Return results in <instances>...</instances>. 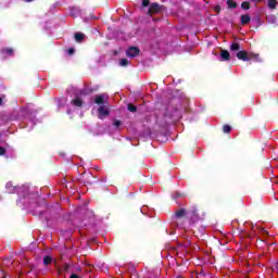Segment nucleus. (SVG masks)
I'll return each instance as SVG.
<instances>
[{"label": "nucleus", "mask_w": 278, "mask_h": 278, "mask_svg": "<svg viewBox=\"0 0 278 278\" xmlns=\"http://www.w3.org/2000/svg\"><path fill=\"white\" fill-rule=\"evenodd\" d=\"M251 23V15L243 14L241 15V25H249Z\"/></svg>", "instance_id": "nucleus-11"}, {"label": "nucleus", "mask_w": 278, "mask_h": 278, "mask_svg": "<svg viewBox=\"0 0 278 278\" xmlns=\"http://www.w3.org/2000/svg\"><path fill=\"white\" fill-rule=\"evenodd\" d=\"M214 10H215V12H216L217 14H220V5H216V7L214 8Z\"/></svg>", "instance_id": "nucleus-25"}, {"label": "nucleus", "mask_w": 278, "mask_h": 278, "mask_svg": "<svg viewBox=\"0 0 278 278\" xmlns=\"http://www.w3.org/2000/svg\"><path fill=\"white\" fill-rule=\"evenodd\" d=\"M186 214H187L186 208H179L178 211L175 212V217L184 218V217H186Z\"/></svg>", "instance_id": "nucleus-12"}, {"label": "nucleus", "mask_w": 278, "mask_h": 278, "mask_svg": "<svg viewBox=\"0 0 278 278\" xmlns=\"http://www.w3.org/2000/svg\"><path fill=\"white\" fill-rule=\"evenodd\" d=\"M63 273H71V265L64 264L62 267Z\"/></svg>", "instance_id": "nucleus-20"}, {"label": "nucleus", "mask_w": 278, "mask_h": 278, "mask_svg": "<svg viewBox=\"0 0 278 278\" xmlns=\"http://www.w3.org/2000/svg\"><path fill=\"white\" fill-rule=\"evenodd\" d=\"M70 278H79V275L72 274V275L70 276Z\"/></svg>", "instance_id": "nucleus-28"}, {"label": "nucleus", "mask_w": 278, "mask_h": 278, "mask_svg": "<svg viewBox=\"0 0 278 278\" xmlns=\"http://www.w3.org/2000/svg\"><path fill=\"white\" fill-rule=\"evenodd\" d=\"M74 38H75L76 42H84V40H86V34L75 33Z\"/></svg>", "instance_id": "nucleus-9"}, {"label": "nucleus", "mask_w": 278, "mask_h": 278, "mask_svg": "<svg viewBox=\"0 0 278 278\" xmlns=\"http://www.w3.org/2000/svg\"><path fill=\"white\" fill-rule=\"evenodd\" d=\"M53 262V257L47 255L43 257V264L45 266H49V264H51Z\"/></svg>", "instance_id": "nucleus-15"}, {"label": "nucleus", "mask_w": 278, "mask_h": 278, "mask_svg": "<svg viewBox=\"0 0 278 278\" xmlns=\"http://www.w3.org/2000/svg\"><path fill=\"white\" fill-rule=\"evenodd\" d=\"M219 58L220 62H229V60H231V54L227 50H222Z\"/></svg>", "instance_id": "nucleus-6"}, {"label": "nucleus", "mask_w": 278, "mask_h": 278, "mask_svg": "<svg viewBox=\"0 0 278 278\" xmlns=\"http://www.w3.org/2000/svg\"><path fill=\"white\" fill-rule=\"evenodd\" d=\"M190 214L191 225H194V223H199V220H203V218L205 217V212H203V210L199 208L198 206H192Z\"/></svg>", "instance_id": "nucleus-2"}, {"label": "nucleus", "mask_w": 278, "mask_h": 278, "mask_svg": "<svg viewBox=\"0 0 278 278\" xmlns=\"http://www.w3.org/2000/svg\"><path fill=\"white\" fill-rule=\"evenodd\" d=\"M180 197H186V194H184V193L177 191V192L175 193V199H179Z\"/></svg>", "instance_id": "nucleus-23"}, {"label": "nucleus", "mask_w": 278, "mask_h": 278, "mask_svg": "<svg viewBox=\"0 0 278 278\" xmlns=\"http://www.w3.org/2000/svg\"><path fill=\"white\" fill-rule=\"evenodd\" d=\"M119 65H121V66H128V65H129V60H127V59H122V60L119 61Z\"/></svg>", "instance_id": "nucleus-19"}, {"label": "nucleus", "mask_w": 278, "mask_h": 278, "mask_svg": "<svg viewBox=\"0 0 278 278\" xmlns=\"http://www.w3.org/2000/svg\"><path fill=\"white\" fill-rule=\"evenodd\" d=\"M127 110H128V112H132V113L138 112V108L136 105L131 104V103H129L127 105Z\"/></svg>", "instance_id": "nucleus-16"}, {"label": "nucleus", "mask_w": 278, "mask_h": 278, "mask_svg": "<svg viewBox=\"0 0 278 278\" xmlns=\"http://www.w3.org/2000/svg\"><path fill=\"white\" fill-rule=\"evenodd\" d=\"M253 1H255L256 3H260V2L263 1V0H253Z\"/></svg>", "instance_id": "nucleus-29"}, {"label": "nucleus", "mask_w": 278, "mask_h": 278, "mask_svg": "<svg viewBox=\"0 0 278 278\" xmlns=\"http://www.w3.org/2000/svg\"><path fill=\"white\" fill-rule=\"evenodd\" d=\"M71 103L75 108H81V105H84V100H81V98L79 97H76L74 100L71 101Z\"/></svg>", "instance_id": "nucleus-10"}, {"label": "nucleus", "mask_w": 278, "mask_h": 278, "mask_svg": "<svg viewBox=\"0 0 278 278\" xmlns=\"http://www.w3.org/2000/svg\"><path fill=\"white\" fill-rule=\"evenodd\" d=\"M2 103H3V99L0 98V105H2Z\"/></svg>", "instance_id": "nucleus-30"}, {"label": "nucleus", "mask_w": 278, "mask_h": 278, "mask_svg": "<svg viewBox=\"0 0 278 278\" xmlns=\"http://www.w3.org/2000/svg\"><path fill=\"white\" fill-rule=\"evenodd\" d=\"M150 4L151 2L149 0H142L143 8H149Z\"/></svg>", "instance_id": "nucleus-22"}, {"label": "nucleus", "mask_w": 278, "mask_h": 278, "mask_svg": "<svg viewBox=\"0 0 278 278\" xmlns=\"http://www.w3.org/2000/svg\"><path fill=\"white\" fill-rule=\"evenodd\" d=\"M105 116H110V109H108V104L101 105L98 109V118H105Z\"/></svg>", "instance_id": "nucleus-4"}, {"label": "nucleus", "mask_w": 278, "mask_h": 278, "mask_svg": "<svg viewBox=\"0 0 278 278\" xmlns=\"http://www.w3.org/2000/svg\"><path fill=\"white\" fill-rule=\"evenodd\" d=\"M94 103L100 106L108 105V102H105V97L103 94H96Z\"/></svg>", "instance_id": "nucleus-7"}, {"label": "nucleus", "mask_w": 278, "mask_h": 278, "mask_svg": "<svg viewBox=\"0 0 278 278\" xmlns=\"http://www.w3.org/2000/svg\"><path fill=\"white\" fill-rule=\"evenodd\" d=\"M86 273H92V266H88V267L86 268Z\"/></svg>", "instance_id": "nucleus-27"}, {"label": "nucleus", "mask_w": 278, "mask_h": 278, "mask_svg": "<svg viewBox=\"0 0 278 278\" xmlns=\"http://www.w3.org/2000/svg\"><path fill=\"white\" fill-rule=\"evenodd\" d=\"M226 4L230 10H236V8H238V3L233 0H227Z\"/></svg>", "instance_id": "nucleus-14"}, {"label": "nucleus", "mask_w": 278, "mask_h": 278, "mask_svg": "<svg viewBox=\"0 0 278 278\" xmlns=\"http://www.w3.org/2000/svg\"><path fill=\"white\" fill-rule=\"evenodd\" d=\"M0 53L3 58H9L14 55V50L12 48H2Z\"/></svg>", "instance_id": "nucleus-8"}, {"label": "nucleus", "mask_w": 278, "mask_h": 278, "mask_svg": "<svg viewBox=\"0 0 278 278\" xmlns=\"http://www.w3.org/2000/svg\"><path fill=\"white\" fill-rule=\"evenodd\" d=\"M242 10H251V3L249 1H244L241 3Z\"/></svg>", "instance_id": "nucleus-17"}, {"label": "nucleus", "mask_w": 278, "mask_h": 278, "mask_svg": "<svg viewBox=\"0 0 278 278\" xmlns=\"http://www.w3.org/2000/svg\"><path fill=\"white\" fill-rule=\"evenodd\" d=\"M68 55H73L75 53V48H70L67 50Z\"/></svg>", "instance_id": "nucleus-24"}, {"label": "nucleus", "mask_w": 278, "mask_h": 278, "mask_svg": "<svg viewBox=\"0 0 278 278\" xmlns=\"http://www.w3.org/2000/svg\"><path fill=\"white\" fill-rule=\"evenodd\" d=\"M114 127H121V125H123V122H121V119H116L113 123Z\"/></svg>", "instance_id": "nucleus-21"}, {"label": "nucleus", "mask_w": 278, "mask_h": 278, "mask_svg": "<svg viewBox=\"0 0 278 278\" xmlns=\"http://www.w3.org/2000/svg\"><path fill=\"white\" fill-rule=\"evenodd\" d=\"M5 153V148L0 147V155H3Z\"/></svg>", "instance_id": "nucleus-26"}, {"label": "nucleus", "mask_w": 278, "mask_h": 278, "mask_svg": "<svg viewBox=\"0 0 278 278\" xmlns=\"http://www.w3.org/2000/svg\"><path fill=\"white\" fill-rule=\"evenodd\" d=\"M230 51H238L237 58L238 60H241V62H251V60H254V62H262L260 53L240 50V43L238 42H232L230 45Z\"/></svg>", "instance_id": "nucleus-1"}, {"label": "nucleus", "mask_w": 278, "mask_h": 278, "mask_svg": "<svg viewBox=\"0 0 278 278\" xmlns=\"http://www.w3.org/2000/svg\"><path fill=\"white\" fill-rule=\"evenodd\" d=\"M223 132L224 134H231V126H229L228 124H225L223 126Z\"/></svg>", "instance_id": "nucleus-18"}, {"label": "nucleus", "mask_w": 278, "mask_h": 278, "mask_svg": "<svg viewBox=\"0 0 278 278\" xmlns=\"http://www.w3.org/2000/svg\"><path fill=\"white\" fill-rule=\"evenodd\" d=\"M127 58H138L140 55V49L138 47H130L126 51Z\"/></svg>", "instance_id": "nucleus-5"}, {"label": "nucleus", "mask_w": 278, "mask_h": 278, "mask_svg": "<svg viewBox=\"0 0 278 278\" xmlns=\"http://www.w3.org/2000/svg\"><path fill=\"white\" fill-rule=\"evenodd\" d=\"M162 12V5L160 3L153 2L148 9V16H153V14H160Z\"/></svg>", "instance_id": "nucleus-3"}, {"label": "nucleus", "mask_w": 278, "mask_h": 278, "mask_svg": "<svg viewBox=\"0 0 278 278\" xmlns=\"http://www.w3.org/2000/svg\"><path fill=\"white\" fill-rule=\"evenodd\" d=\"M267 8L269 10H277V0H268L267 1Z\"/></svg>", "instance_id": "nucleus-13"}]
</instances>
